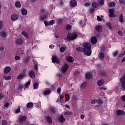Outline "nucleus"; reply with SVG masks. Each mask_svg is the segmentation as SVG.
<instances>
[{"label":"nucleus","mask_w":125,"mask_h":125,"mask_svg":"<svg viewBox=\"0 0 125 125\" xmlns=\"http://www.w3.org/2000/svg\"><path fill=\"white\" fill-rule=\"evenodd\" d=\"M83 46L85 50V54L87 56H90L91 55V44L89 43L85 42L83 43Z\"/></svg>","instance_id":"obj_1"},{"label":"nucleus","mask_w":125,"mask_h":125,"mask_svg":"<svg viewBox=\"0 0 125 125\" xmlns=\"http://www.w3.org/2000/svg\"><path fill=\"white\" fill-rule=\"evenodd\" d=\"M78 37V35L76 33H68L67 39H68V41L70 42V41H73L76 39H77V37Z\"/></svg>","instance_id":"obj_2"},{"label":"nucleus","mask_w":125,"mask_h":125,"mask_svg":"<svg viewBox=\"0 0 125 125\" xmlns=\"http://www.w3.org/2000/svg\"><path fill=\"white\" fill-rule=\"evenodd\" d=\"M27 120V117L25 116H20L19 117V123L20 124H24Z\"/></svg>","instance_id":"obj_3"},{"label":"nucleus","mask_w":125,"mask_h":125,"mask_svg":"<svg viewBox=\"0 0 125 125\" xmlns=\"http://www.w3.org/2000/svg\"><path fill=\"white\" fill-rule=\"evenodd\" d=\"M109 13V17H117V15L114 14L115 13V9H110L108 10Z\"/></svg>","instance_id":"obj_4"},{"label":"nucleus","mask_w":125,"mask_h":125,"mask_svg":"<svg viewBox=\"0 0 125 125\" xmlns=\"http://www.w3.org/2000/svg\"><path fill=\"white\" fill-rule=\"evenodd\" d=\"M48 112L49 115H50L51 116H53V115H54V114L56 113V110L53 107H50L49 108Z\"/></svg>","instance_id":"obj_5"},{"label":"nucleus","mask_w":125,"mask_h":125,"mask_svg":"<svg viewBox=\"0 0 125 125\" xmlns=\"http://www.w3.org/2000/svg\"><path fill=\"white\" fill-rule=\"evenodd\" d=\"M68 68H69V66L67 64L64 63L62 66V68L61 69L62 72V73H65V72L67 71V70H68Z\"/></svg>","instance_id":"obj_6"},{"label":"nucleus","mask_w":125,"mask_h":125,"mask_svg":"<svg viewBox=\"0 0 125 125\" xmlns=\"http://www.w3.org/2000/svg\"><path fill=\"white\" fill-rule=\"evenodd\" d=\"M52 61L53 63H57V64H59L60 63V60L57 59V57L55 55L52 57Z\"/></svg>","instance_id":"obj_7"},{"label":"nucleus","mask_w":125,"mask_h":125,"mask_svg":"<svg viewBox=\"0 0 125 125\" xmlns=\"http://www.w3.org/2000/svg\"><path fill=\"white\" fill-rule=\"evenodd\" d=\"M103 50H104V49L102 48L101 51L100 52L99 54V58L101 59V60H103V59H104V58L105 57V55H104Z\"/></svg>","instance_id":"obj_8"},{"label":"nucleus","mask_w":125,"mask_h":125,"mask_svg":"<svg viewBox=\"0 0 125 125\" xmlns=\"http://www.w3.org/2000/svg\"><path fill=\"white\" fill-rule=\"evenodd\" d=\"M70 5L71 7H72V8L76 7V6L78 5L77 0H71L70 3Z\"/></svg>","instance_id":"obj_9"},{"label":"nucleus","mask_w":125,"mask_h":125,"mask_svg":"<svg viewBox=\"0 0 125 125\" xmlns=\"http://www.w3.org/2000/svg\"><path fill=\"white\" fill-rule=\"evenodd\" d=\"M10 71H11V67L10 66H6L4 68L3 73L4 74H8Z\"/></svg>","instance_id":"obj_10"},{"label":"nucleus","mask_w":125,"mask_h":125,"mask_svg":"<svg viewBox=\"0 0 125 125\" xmlns=\"http://www.w3.org/2000/svg\"><path fill=\"white\" fill-rule=\"evenodd\" d=\"M28 75L30 78H31V79H35L36 77V74H35V72L33 71V70L29 71Z\"/></svg>","instance_id":"obj_11"},{"label":"nucleus","mask_w":125,"mask_h":125,"mask_svg":"<svg viewBox=\"0 0 125 125\" xmlns=\"http://www.w3.org/2000/svg\"><path fill=\"white\" fill-rule=\"evenodd\" d=\"M59 120L60 122L62 123H65V122H66V119H65V118H64L63 115L62 114L59 116Z\"/></svg>","instance_id":"obj_12"},{"label":"nucleus","mask_w":125,"mask_h":125,"mask_svg":"<svg viewBox=\"0 0 125 125\" xmlns=\"http://www.w3.org/2000/svg\"><path fill=\"white\" fill-rule=\"evenodd\" d=\"M116 113L118 116H124V115H125V112L122 110H118Z\"/></svg>","instance_id":"obj_13"},{"label":"nucleus","mask_w":125,"mask_h":125,"mask_svg":"<svg viewBox=\"0 0 125 125\" xmlns=\"http://www.w3.org/2000/svg\"><path fill=\"white\" fill-rule=\"evenodd\" d=\"M85 78L87 80H90L92 79V74L90 72H87L85 74Z\"/></svg>","instance_id":"obj_14"},{"label":"nucleus","mask_w":125,"mask_h":125,"mask_svg":"<svg viewBox=\"0 0 125 125\" xmlns=\"http://www.w3.org/2000/svg\"><path fill=\"white\" fill-rule=\"evenodd\" d=\"M19 18V16L18 15H12L11 17V19L13 21H16Z\"/></svg>","instance_id":"obj_15"},{"label":"nucleus","mask_w":125,"mask_h":125,"mask_svg":"<svg viewBox=\"0 0 125 125\" xmlns=\"http://www.w3.org/2000/svg\"><path fill=\"white\" fill-rule=\"evenodd\" d=\"M45 118L48 124H52V118H51V117L47 115L46 116Z\"/></svg>","instance_id":"obj_16"},{"label":"nucleus","mask_w":125,"mask_h":125,"mask_svg":"<svg viewBox=\"0 0 125 125\" xmlns=\"http://www.w3.org/2000/svg\"><path fill=\"white\" fill-rule=\"evenodd\" d=\"M24 77H26V74H25L24 73H22L21 74H19L17 77V79H18V80H22V79H23V78H24Z\"/></svg>","instance_id":"obj_17"},{"label":"nucleus","mask_w":125,"mask_h":125,"mask_svg":"<svg viewBox=\"0 0 125 125\" xmlns=\"http://www.w3.org/2000/svg\"><path fill=\"white\" fill-rule=\"evenodd\" d=\"M104 83H105V81H104L103 79H101L100 80H99L97 81V84L98 85L101 86V85H103V84H104Z\"/></svg>","instance_id":"obj_18"},{"label":"nucleus","mask_w":125,"mask_h":125,"mask_svg":"<svg viewBox=\"0 0 125 125\" xmlns=\"http://www.w3.org/2000/svg\"><path fill=\"white\" fill-rule=\"evenodd\" d=\"M91 42L94 44H95L97 42V38L95 37H92L91 39Z\"/></svg>","instance_id":"obj_19"},{"label":"nucleus","mask_w":125,"mask_h":125,"mask_svg":"<svg viewBox=\"0 0 125 125\" xmlns=\"http://www.w3.org/2000/svg\"><path fill=\"white\" fill-rule=\"evenodd\" d=\"M77 51H80V52H84L85 54V50L84 48L78 47L76 48Z\"/></svg>","instance_id":"obj_20"},{"label":"nucleus","mask_w":125,"mask_h":125,"mask_svg":"<svg viewBox=\"0 0 125 125\" xmlns=\"http://www.w3.org/2000/svg\"><path fill=\"white\" fill-rule=\"evenodd\" d=\"M120 83L121 84H124V83H125V74L121 78Z\"/></svg>","instance_id":"obj_21"},{"label":"nucleus","mask_w":125,"mask_h":125,"mask_svg":"<svg viewBox=\"0 0 125 125\" xmlns=\"http://www.w3.org/2000/svg\"><path fill=\"white\" fill-rule=\"evenodd\" d=\"M21 12L22 14V15H27V13H28V11H27V10L26 9L22 8L21 10Z\"/></svg>","instance_id":"obj_22"},{"label":"nucleus","mask_w":125,"mask_h":125,"mask_svg":"<svg viewBox=\"0 0 125 125\" xmlns=\"http://www.w3.org/2000/svg\"><path fill=\"white\" fill-rule=\"evenodd\" d=\"M6 35H7V34L6 33V32H4V31L0 32V36H1L2 38H5V37H6Z\"/></svg>","instance_id":"obj_23"},{"label":"nucleus","mask_w":125,"mask_h":125,"mask_svg":"<svg viewBox=\"0 0 125 125\" xmlns=\"http://www.w3.org/2000/svg\"><path fill=\"white\" fill-rule=\"evenodd\" d=\"M50 93H51V90H50V89L46 90L43 92L44 95H48V94H50Z\"/></svg>","instance_id":"obj_24"},{"label":"nucleus","mask_w":125,"mask_h":125,"mask_svg":"<svg viewBox=\"0 0 125 125\" xmlns=\"http://www.w3.org/2000/svg\"><path fill=\"white\" fill-rule=\"evenodd\" d=\"M16 42L17 44H22L23 43V40L21 39H17Z\"/></svg>","instance_id":"obj_25"},{"label":"nucleus","mask_w":125,"mask_h":125,"mask_svg":"<svg viewBox=\"0 0 125 125\" xmlns=\"http://www.w3.org/2000/svg\"><path fill=\"white\" fill-rule=\"evenodd\" d=\"M3 78L4 79V80H5V81H9V80H11V77L10 76H6V75H4L3 77Z\"/></svg>","instance_id":"obj_26"},{"label":"nucleus","mask_w":125,"mask_h":125,"mask_svg":"<svg viewBox=\"0 0 125 125\" xmlns=\"http://www.w3.org/2000/svg\"><path fill=\"white\" fill-rule=\"evenodd\" d=\"M15 6L18 8H20L21 7V3L18 1H16L15 2Z\"/></svg>","instance_id":"obj_27"},{"label":"nucleus","mask_w":125,"mask_h":125,"mask_svg":"<svg viewBox=\"0 0 125 125\" xmlns=\"http://www.w3.org/2000/svg\"><path fill=\"white\" fill-rule=\"evenodd\" d=\"M39 83L38 82H35L34 84H33V87H34V89H37V88H39Z\"/></svg>","instance_id":"obj_28"},{"label":"nucleus","mask_w":125,"mask_h":125,"mask_svg":"<svg viewBox=\"0 0 125 125\" xmlns=\"http://www.w3.org/2000/svg\"><path fill=\"white\" fill-rule=\"evenodd\" d=\"M92 6L94 8H97V7H98V6H99V4H98V3H97L96 2H94L92 3Z\"/></svg>","instance_id":"obj_29"},{"label":"nucleus","mask_w":125,"mask_h":125,"mask_svg":"<svg viewBox=\"0 0 125 125\" xmlns=\"http://www.w3.org/2000/svg\"><path fill=\"white\" fill-rule=\"evenodd\" d=\"M65 102H68L70 100V96L68 94H65Z\"/></svg>","instance_id":"obj_30"},{"label":"nucleus","mask_w":125,"mask_h":125,"mask_svg":"<svg viewBox=\"0 0 125 125\" xmlns=\"http://www.w3.org/2000/svg\"><path fill=\"white\" fill-rule=\"evenodd\" d=\"M67 61L70 63H72L74 61V58L72 57H69L67 58Z\"/></svg>","instance_id":"obj_31"},{"label":"nucleus","mask_w":125,"mask_h":125,"mask_svg":"<svg viewBox=\"0 0 125 125\" xmlns=\"http://www.w3.org/2000/svg\"><path fill=\"white\" fill-rule=\"evenodd\" d=\"M124 16L123 14H121L120 16L119 17V22L120 23H123L124 22Z\"/></svg>","instance_id":"obj_32"},{"label":"nucleus","mask_w":125,"mask_h":125,"mask_svg":"<svg viewBox=\"0 0 125 125\" xmlns=\"http://www.w3.org/2000/svg\"><path fill=\"white\" fill-rule=\"evenodd\" d=\"M26 106H27V108H28L29 109H30V108H32V107L34 106V104H33V103H29L27 104Z\"/></svg>","instance_id":"obj_33"},{"label":"nucleus","mask_w":125,"mask_h":125,"mask_svg":"<svg viewBox=\"0 0 125 125\" xmlns=\"http://www.w3.org/2000/svg\"><path fill=\"white\" fill-rule=\"evenodd\" d=\"M47 18V15H44L43 16H41L40 17V20H41L42 21H43V20H44V19H45V18Z\"/></svg>","instance_id":"obj_34"},{"label":"nucleus","mask_w":125,"mask_h":125,"mask_svg":"<svg viewBox=\"0 0 125 125\" xmlns=\"http://www.w3.org/2000/svg\"><path fill=\"white\" fill-rule=\"evenodd\" d=\"M96 30L97 31V32H102V27L97 26L96 27Z\"/></svg>","instance_id":"obj_35"},{"label":"nucleus","mask_w":125,"mask_h":125,"mask_svg":"<svg viewBox=\"0 0 125 125\" xmlns=\"http://www.w3.org/2000/svg\"><path fill=\"white\" fill-rule=\"evenodd\" d=\"M110 7H114L116 6V3L115 2H110L109 4Z\"/></svg>","instance_id":"obj_36"},{"label":"nucleus","mask_w":125,"mask_h":125,"mask_svg":"<svg viewBox=\"0 0 125 125\" xmlns=\"http://www.w3.org/2000/svg\"><path fill=\"white\" fill-rule=\"evenodd\" d=\"M65 50H66V47H65L64 46H62L61 48H60V51L62 52V53H63V52H64Z\"/></svg>","instance_id":"obj_37"},{"label":"nucleus","mask_w":125,"mask_h":125,"mask_svg":"<svg viewBox=\"0 0 125 125\" xmlns=\"http://www.w3.org/2000/svg\"><path fill=\"white\" fill-rule=\"evenodd\" d=\"M21 35H22L23 36H24V37H25V38H27L28 39V38H29V36L28 35V34L27 33V32L23 31L21 33Z\"/></svg>","instance_id":"obj_38"},{"label":"nucleus","mask_w":125,"mask_h":125,"mask_svg":"<svg viewBox=\"0 0 125 125\" xmlns=\"http://www.w3.org/2000/svg\"><path fill=\"white\" fill-rule=\"evenodd\" d=\"M107 26L109 28V30H112V29H113V25L112 24L108 22L107 23Z\"/></svg>","instance_id":"obj_39"},{"label":"nucleus","mask_w":125,"mask_h":125,"mask_svg":"<svg viewBox=\"0 0 125 125\" xmlns=\"http://www.w3.org/2000/svg\"><path fill=\"white\" fill-rule=\"evenodd\" d=\"M54 24H55V21L54 20H52L50 21H49V26H51L52 25H54Z\"/></svg>","instance_id":"obj_40"},{"label":"nucleus","mask_w":125,"mask_h":125,"mask_svg":"<svg viewBox=\"0 0 125 125\" xmlns=\"http://www.w3.org/2000/svg\"><path fill=\"white\" fill-rule=\"evenodd\" d=\"M98 2L100 5L104 4V0H98Z\"/></svg>","instance_id":"obj_41"},{"label":"nucleus","mask_w":125,"mask_h":125,"mask_svg":"<svg viewBox=\"0 0 125 125\" xmlns=\"http://www.w3.org/2000/svg\"><path fill=\"white\" fill-rule=\"evenodd\" d=\"M20 107H18V108L15 110V114H19V113H20Z\"/></svg>","instance_id":"obj_42"},{"label":"nucleus","mask_w":125,"mask_h":125,"mask_svg":"<svg viewBox=\"0 0 125 125\" xmlns=\"http://www.w3.org/2000/svg\"><path fill=\"white\" fill-rule=\"evenodd\" d=\"M57 22H58V24H62V23H63V20H62V19H58L57 20Z\"/></svg>","instance_id":"obj_43"},{"label":"nucleus","mask_w":125,"mask_h":125,"mask_svg":"<svg viewBox=\"0 0 125 125\" xmlns=\"http://www.w3.org/2000/svg\"><path fill=\"white\" fill-rule=\"evenodd\" d=\"M97 102H98L97 99H94L91 102V104H96V103H97Z\"/></svg>","instance_id":"obj_44"},{"label":"nucleus","mask_w":125,"mask_h":125,"mask_svg":"<svg viewBox=\"0 0 125 125\" xmlns=\"http://www.w3.org/2000/svg\"><path fill=\"white\" fill-rule=\"evenodd\" d=\"M81 86L82 89H84L85 88V83H82Z\"/></svg>","instance_id":"obj_45"},{"label":"nucleus","mask_w":125,"mask_h":125,"mask_svg":"<svg viewBox=\"0 0 125 125\" xmlns=\"http://www.w3.org/2000/svg\"><path fill=\"white\" fill-rule=\"evenodd\" d=\"M30 84H31V82H30L29 81L27 82L26 83H25V86L26 87H28Z\"/></svg>","instance_id":"obj_46"},{"label":"nucleus","mask_w":125,"mask_h":125,"mask_svg":"<svg viewBox=\"0 0 125 125\" xmlns=\"http://www.w3.org/2000/svg\"><path fill=\"white\" fill-rule=\"evenodd\" d=\"M95 9L93 8H91L89 10V12L91 14H92L94 12Z\"/></svg>","instance_id":"obj_47"},{"label":"nucleus","mask_w":125,"mask_h":125,"mask_svg":"<svg viewBox=\"0 0 125 125\" xmlns=\"http://www.w3.org/2000/svg\"><path fill=\"white\" fill-rule=\"evenodd\" d=\"M84 6H86V7H88L89 5H90V3L89 2H85L83 4Z\"/></svg>","instance_id":"obj_48"},{"label":"nucleus","mask_w":125,"mask_h":125,"mask_svg":"<svg viewBox=\"0 0 125 125\" xmlns=\"http://www.w3.org/2000/svg\"><path fill=\"white\" fill-rule=\"evenodd\" d=\"M15 60L18 61V60H20V59H21V58L19 56H16L15 57Z\"/></svg>","instance_id":"obj_49"},{"label":"nucleus","mask_w":125,"mask_h":125,"mask_svg":"<svg viewBox=\"0 0 125 125\" xmlns=\"http://www.w3.org/2000/svg\"><path fill=\"white\" fill-rule=\"evenodd\" d=\"M66 28L67 30H71V29L72 28V26H71V25H67L66 26Z\"/></svg>","instance_id":"obj_50"},{"label":"nucleus","mask_w":125,"mask_h":125,"mask_svg":"<svg viewBox=\"0 0 125 125\" xmlns=\"http://www.w3.org/2000/svg\"><path fill=\"white\" fill-rule=\"evenodd\" d=\"M64 115H72V112H70V111H67V112L64 113Z\"/></svg>","instance_id":"obj_51"},{"label":"nucleus","mask_w":125,"mask_h":125,"mask_svg":"<svg viewBox=\"0 0 125 125\" xmlns=\"http://www.w3.org/2000/svg\"><path fill=\"white\" fill-rule=\"evenodd\" d=\"M118 51H115L113 53V56H117L118 54Z\"/></svg>","instance_id":"obj_52"},{"label":"nucleus","mask_w":125,"mask_h":125,"mask_svg":"<svg viewBox=\"0 0 125 125\" xmlns=\"http://www.w3.org/2000/svg\"><path fill=\"white\" fill-rule=\"evenodd\" d=\"M3 27V22L0 21V29H2Z\"/></svg>","instance_id":"obj_53"},{"label":"nucleus","mask_w":125,"mask_h":125,"mask_svg":"<svg viewBox=\"0 0 125 125\" xmlns=\"http://www.w3.org/2000/svg\"><path fill=\"white\" fill-rule=\"evenodd\" d=\"M2 125H7V121H2Z\"/></svg>","instance_id":"obj_54"},{"label":"nucleus","mask_w":125,"mask_h":125,"mask_svg":"<svg viewBox=\"0 0 125 125\" xmlns=\"http://www.w3.org/2000/svg\"><path fill=\"white\" fill-rule=\"evenodd\" d=\"M44 23L46 27V26H49V22H48L47 21H45Z\"/></svg>","instance_id":"obj_55"},{"label":"nucleus","mask_w":125,"mask_h":125,"mask_svg":"<svg viewBox=\"0 0 125 125\" xmlns=\"http://www.w3.org/2000/svg\"><path fill=\"white\" fill-rule=\"evenodd\" d=\"M58 93H60L61 92V88L60 87H58L57 89Z\"/></svg>","instance_id":"obj_56"},{"label":"nucleus","mask_w":125,"mask_h":125,"mask_svg":"<svg viewBox=\"0 0 125 125\" xmlns=\"http://www.w3.org/2000/svg\"><path fill=\"white\" fill-rule=\"evenodd\" d=\"M8 105H9V104L8 103H6L4 104L5 108H7L8 107Z\"/></svg>","instance_id":"obj_57"},{"label":"nucleus","mask_w":125,"mask_h":125,"mask_svg":"<svg viewBox=\"0 0 125 125\" xmlns=\"http://www.w3.org/2000/svg\"><path fill=\"white\" fill-rule=\"evenodd\" d=\"M97 20L98 21H102V19L100 17V16L97 17Z\"/></svg>","instance_id":"obj_58"},{"label":"nucleus","mask_w":125,"mask_h":125,"mask_svg":"<svg viewBox=\"0 0 125 125\" xmlns=\"http://www.w3.org/2000/svg\"><path fill=\"white\" fill-rule=\"evenodd\" d=\"M122 87L124 90H125V83L122 84Z\"/></svg>","instance_id":"obj_59"},{"label":"nucleus","mask_w":125,"mask_h":125,"mask_svg":"<svg viewBox=\"0 0 125 125\" xmlns=\"http://www.w3.org/2000/svg\"><path fill=\"white\" fill-rule=\"evenodd\" d=\"M64 107H65V108H67V109H71L70 105H68V104H65Z\"/></svg>","instance_id":"obj_60"},{"label":"nucleus","mask_w":125,"mask_h":125,"mask_svg":"<svg viewBox=\"0 0 125 125\" xmlns=\"http://www.w3.org/2000/svg\"><path fill=\"white\" fill-rule=\"evenodd\" d=\"M121 99H122L123 101H125V96H123L122 97H121Z\"/></svg>","instance_id":"obj_61"},{"label":"nucleus","mask_w":125,"mask_h":125,"mask_svg":"<svg viewBox=\"0 0 125 125\" xmlns=\"http://www.w3.org/2000/svg\"><path fill=\"white\" fill-rule=\"evenodd\" d=\"M119 1L120 3H124V2L125 1V0H119Z\"/></svg>","instance_id":"obj_62"},{"label":"nucleus","mask_w":125,"mask_h":125,"mask_svg":"<svg viewBox=\"0 0 125 125\" xmlns=\"http://www.w3.org/2000/svg\"><path fill=\"white\" fill-rule=\"evenodd\" d=\"M34 69L36 71H38V65H35Z\"/></svg>","instance_id":"obj_63"},{"label":"nucleus","mask_w":125,"mask_h":125,"mask_svg":"<svg viewBox=\"0 0 125 125\" xmlns=\"http://www.w3.org/2000/svg\"><path fill=\"white\" fill-rule=\"evenodd\" d=\"M125 51H124V52L123 54L120 55L119 57H123V56H124V55H125Z\"/></svg>","instance_id":"obj_64"}]
</instances>
